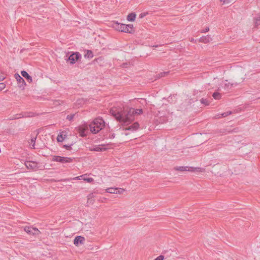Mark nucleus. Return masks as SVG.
<instances>
[{
    "label": "nucleus",
    "instance_id": "1",
    "mask_svg": "<svg viewBox=\"0 0 260 260\" xmlns=\"http://www.w3.org/2000/svg\"><path fill=\"white\" fill-rule=\"evenodd\" d=\"M134 111H135V109L132 108L123 110L112 108L110 110V112L117 120L123 122L124 124H128L134 120Z\"/></svg>",
    "mask_w": 260,
    "mask_h": 260
},
{
    "label": "nucleus",
    "instance_id": "2",
    "mask_svg": "<svg viewBox=\"0 0 260 260\" xmlns=\"http://www.w3.org/2000/svg\"><path fill=\"white\" fill-rule=\"evenodd\" d=\"M105 126L104 120L100 117L95 118L90 124V131L93 134H96L102 129Z\"/></svg>",
    "mask_w": 260,
    "mask_h": 260
},
{
    "label": "nucleus",
    "instance_id": "3",
    "mask_svg": "<svg viewBox=\"0 0 260 260\" xmlns=\"http://www.w3.org/2000/svg\"><path fill=\"white\" fill-rule=\"evenodd\" d=\"M112 26L116 30L123 32L133 34L135 31L134 26L131 24H125L114 21L113 23Z\"/></svg>",
    "mask_w": 260,
    "mask_h": 260
},
{
    "label": "nucleus",
    "instance_id": "4",
    "mask_svg": "<svg viewBox=\"0 0 260 260\" xmlns=\"http://www.w3.org/2000/svg\"><path fill=\"white\" fill-rule=\"evenodd\" d=\"M74 158L63 157L58 155H54L52 157L53 161L59 162L62 164L70 163L73 161Z\"/></svg>",
    "mask_w": 260,
    "mask_h": 260
},
{
    "label": "nucleus",
    "instance_id": "5",
    "mask_svg": "<svg viewBox=\"0 0 260 260\" xmlns=\"http://www.w3.org/2000/svg\"><path fill=\"white\" fill-rule=\"evenodd\" d=\"M24 230L25 232L29 235H39L40 233V231L37 228L32 226H26Z\"/></svg>",
    "mask_w": 260,
    "mask_h": 260
},
{
    "label": "nucleus",
    "instance_id": "6",
    "mask_svg": "<svg viewBox=\"0 0 260 260\" xmlns=\"http://www.w3.org/2000/svg\"><path fill=\"white\" fill-rule=\"evenodd\" d=\"M81 57V55L79 52L73 53L69 56V61L71 64H74Z\"/></svg>",
    "mask_w": 260,
    "mask_h": 260
},
{
    "label": "nucleus",
    "instance_id": "7",
    "mask_svg": "<svg viewBox=\"0 0 260 260\" xmlns=\"http://www.w3.org/2000/svg\"><path fill=\"white\" fill-rule=\"evenodd\" d=\"M25 165L28 169L36 170L38 169V163L33 161H27L25 162Z\"/></svg>",
    "mask_w": 260,
    "mask_h": 260
},
{
    "label": "nucleus",
    "instance_id": "8",
    "mask_svg": "<svg viewBox=\"0 0 260 260\" xmlns=\"http://www.w3.org/2000/svg\"><path fill=\"white\" fill-rule=\"evenodd\" d=\"M240 82H230L228 80H225L224 83V87L226 90L231 89L233 87H236L240 84Z\"/></svg>",
    "mask_w": 260,
    "mask_h": 260
},
{
    "label": "nucleus",
    "instance_id": "9",
    "mask_svg": "<svg viewBox=\"0 0 260 260\" xmlns=\"http://www.w3.org/2000/svg\"><path fill=\"white\" fill-rule=\"evenodd\" d=\"M195 168L193 167H189L187 166H179V167H176L174 168V170L176 171H189V172H194L195 171Z\"/></svg>",
    "mask_w": 260,
    "mask_h": 260
},
{
    "label": "nucleus",
    "instance_id": "10",
    "mask_svg": "<svg viewBox=\"0 0 260 260\" xmlns=\"http://www.w3.org/2000/svg\"><path fill=\"white\" fill-rule=\"evenodd\" d=\"M15 78L19 84V86L23 88H24L25 85V82L24 79L21 77L18 74H15Z\"/></svg>",
    "mask_w": 260,
    "mask_h": 260
},
{
    "label": "nucleus",
    "instance_id": "11",
    "mask_svg": "<svg viewBox=\"0 0 260 260\" xmlns=\"http://www.w3.org/2000/svg\"><path fill=\"white\" fill-rule=\"evenodd\" d=\"M85 238L81 236H78L75 237V238L74 240V244L76 246H78L80 244H82L85 242Z\"/></svg>",
    "mask_w": 260,
    "mask_h": 260
},
{
    "label": "nucleus",
    "instance_id": "12",
    "mask_svg": "<svg viewBox=\"0 0 260 260\" xmlns=\"http://www.w3.org/2000/svg\"><path fill=\"white\" fill-rule=\"evenodd\" d=\"M105 149L106 148L102 145H96L89 148V150L92 151L101 152L105 150Z\"/></svg>",
    "mask_w": 260,
    "mask_h": 260
},
{
    "label": "nucleus",
    "instance_id": "13",
    "mask_svg": "<svg viewBox=\"0 0 260 260\" xmlns=\"http://www.w3.org/2000/svg\"><path fill=\"white\" fill-rule=\"evenodd\" d=\"M212 40V38L209 35H207L206 36H203L201 37L199 39V41L200 42H202L204 43H207L210 42Z\"/></svg>",
    "mask_w": 260,
    "mask_h": 260
},
{
    "label": "nucleus",
    "instance_id": "14",
    "mask_svg": "<svg viewBox=\"0 0 260 260\" xmlns=\"http://www.w3.org/2000/svg\"><path fill=\"white\" fill-rule=\"evenodd\" d=\"M21 75L26 78L29 82H32V78L25 71H22L21 72Z\"/></svg>",
    "mask_w": 260,
    "mask_h": 260
},
{
    "label": "nucleus",
    "instance_id": "15",
    "mask_svg": "<svg viewBox=\"0 0 260 260\" xmlns=\"http://www.w3.org/2000/svg\"><path fill=\"white\" fill-rule=\"evenodd\" d=\"M136 15L135 13H131L127 16V20L128 21H134L135 20Z\"/></svg>",
    "mask_w": 260,
    "mask_h": 260
},
{
    "label": "nucleus",
    "instance_id": "16",
    "mask_svg": "<svg viewBox=\"0 0 260 260\" xmlns=\"http://www.w3.org/2000/svg\"><path fill=\"white\" fill-rule=\"evenodd\" d=\"M66 138V135L63 134V133H60L57 137V141L58 142H61L64 141V139Z\"/></svg>",
    "mask_w": 260,
    "mask_h": 260
},
{
    "label": "nucleus",
    "instance_id": "17",
    "mask_svg": "<svg viewBox=\"0 0 260 260\" xmlns=\"http://www.w3.org/2000/svg\"><path fill=\"white\" fill-rule=\"evenodd\" d=\"M117 188L110 187L106 189V191L108 193L117 194Z\"/></svg>",
    "mask_w": 260,
    "mask_h": 260
},
{
    "label": "nucleus",
    "instance_id": "18",
    "mask_svg": "<svg viewBox=\"0 0 260 260\" xmlns=\"http://www.w3.org/2000/svg\"><path fill=\"white\" fill-rule=\"evenodd\" d=\"M139 124L138 122H135L133 124L129 126L128 129L132 131H136L138 129Z\"/></svg>",
    "mask_w": 260,
    "mask_h": 260
},
{
    "label": "nucleus",
    "instance_id": "19",
    "mask_svg": "<svg viewBox=\"0 0 260 260\" xmlns=\"http://www.w3.org/2000/svg\"><path fill=\"white\" fill-rule=\"evenodd\" d=\"M36 140V137H34V138H32L30 139V141L29 142V146H30L31 148L35 149Z\"/></svg>",
    "mask_w": 260,
    "mask_h": 260
},
{
    "label": "nucleus",
    "instance_id": "20",
    "mask_svg": "<svg viewBox=\"0 0 260 260\" xmlns=\"http://www.w3.org/2000/svg\"><path fill=\"white\" fill-rule=\"evenodd\" d=\"M85 58H91L93 57V52L91 50H87L86 54L84 55Z\"/></svg>",
    "mask_w": 260,
    "mask_h": 260
},
{
    "label": "nucleus",
    "instance_id": "21",
    "mask_svg": "<svg viewBox=\"0 0 260 260\" xmlns=\"http://www.w3.org/2000/svg\"><path fill=\"white\" fill-rule=\"evenodd\" d=\"M255 25L257 26L260 25V15L256 16L254 18Z\"/></svg>",
    "mask_w": 260,
    "mask_h": 260
},
{
    "label": "nucleus",
    "instance_id": "22",
    "mask_svg": "<svg viewBox=\"0 0 260 260\" xmlns=\"http://www.w3.org/2000/svg\"><path fill=\"white\" fill-rule=\"evenodd\" d=\"M213 97L215 100H219L221 98V95L218 92H215L213 94Z\"/></svg>",
    "mask_w": 260,
    "mask_h": 260
},
{
    "label": "nucleus",
    "instance_id": "23",
    "mask_svg": "<svg viewBox=\"0 0 260 260\" xmlns=\"http://www.w3.org/2000/svg\"><path fill=\"white\" fill-rule=\"evenodd\" d=\"M231 114V111L224 112V113L221 114L220 115H218L217 116V118H221V117H226V116L229 115Z\"/></svg>",
    "mask_w": 260,
    "mask_h": 260
},
{
    "label": "nucleus",
    "instance_id": "24",
    "mask_svg": "<svg viewBox=\"0 0 260 260\" xmlns=\"http://www.w3.org/2000/svg\"><path fill=\"white\" fill-rule=\"evenodd\" d=\"M83 180L84 181H86L89 183H90L93 181V179L92 178L87 177V176L85 174V177L83 178Z\"/></svg>",
    "mask_w": 260,
    "mask_h": 260
},
{
    "label": "nucleus",
    "instance_id": "25",
    "mask_svg": "<svg viewBox=\"0 0 260 260\" xmlns=\"http://www.w3.org/2000/svg\"><path fill=\"white\" fill-rule=\"evenodd\" d=\"M134 115H140L143 113L142 109H135V111H134Z\"/></svg>",
    "mask_w": 260,
    "mask_h": 260
},
{
    "label": "nucleus",
    "instance_id": "26",
    "mask_svg": "<svg viewBox=\"0 0 260 260\" xmlns=\"http://www.w3.org/2000/svg\"><path fill=\"white\" fill-rule=\"evenodd\" d=\"M201 102L205 105H208L209 104L208 101L206 99H202L201 100Z\"/></svg>",
    "mask_w": 260,
    "mask_h": 260
},
{
    "label": "nucleus",
    "instance_id": "27",
    "mask_svg": "<svg viewBox=\"0 0 260 260\" xmlns=\"http://www.w3.org/2000/svg\"><path fill=\"white\" fill-rule=\"evenodd\" d=\"M75 114H70L67 116V119L69 121H71L74 117Z\"/></svg>",
    "mask_w": 260,
    "mask_h": 260
},
{
    "label": "nucleus",
    "instance_id": "28",
    "mask_svg": "<svg viewBox=\"0 0 260 260\" xmlns=\"http://www.w3.org/2000/svg\"><path fill=\"white\" fill-rule=\"evenodd\" d=\"M85 177V175H82L76 177H75L74 178V180L78 179V180H83V178Z\"/></svg>",
    "mask_w": 260,
    "mask_h": 260
},
{
    "label": "nucleus",
    "instance_id": "29",
    "mask_svg": "<svg viewBox=\"0 0 260 260\" xmlns=\"http://www.w3.org/2000/svg\"><path fill=\"white\" fill-rule=\"evenodd\" d=\"M233 0H221L223 4H227L232 2Z\"/></svg>",
    "mask_w": 260,
    "mask_h": 260
},
{
    "label": "nucleus",
    "instance_id": "30",
    "mask_svg": "<svg viewBox=\"0 0 260 260\" xmlns=\"http://www.w3.org/2000/svg\"><path fill=\"white\" fill-rule=\"evenodd\" d=\"M117 194H121L124 191V189L121 188H117Z\"/></svg>",
    "mask_w": 260,
    "mask_h": 260
},
{
    "label": "nucleus",
    "instance_id": "31",
    "mask_svg": "<svg viewBox=\"0 0 260 260\" xmlns=\"http://www.w3.org/2000/svg\"><path fill=\"white\" fill-rule=\"evenodd\" d=\"M164 256L163 255H159L157 256L156 258H155L154 260H164Z\"/></svg>",
    "mask_w": 260,
    "mask_h": 260
},
{
    "label": "nucleus",
    "instance_id": "32",
    "mask_svg": "<svg viewBox=\"0 0 260 260\" xmlns=\"http://www.w3.org/2000/svg\"><path fill=\"white\" fill-rule=\"evenodd\" d=\"M169 72H162V73H160L159 74V77H164L166 75H167Z\"/></svg>",
    "mask_w": 260,
    "mask_h": 260
},
{
    "label": "nucleus",
    "instance_id": "33",
    "mask_svg": "<svg viewBox=\"0 0 260 260\" xmlns=\"http://www.w3.org/2000/svg\"><path fill=\"white\" fill-rule=\"evenodd\" d=\"M5 87V84L3 83H0V90L4 89Z\"/></svg>",
    "mask_w": 260,
    "mask_h": 260
},
{
    "label": "nucleus",
    "instance_id": "34",
    "mask_svg": "<svg viewBox=\"0 0 260 260\" xmlns=\"http://www.w3.org/2000/svg\"><path fill=\"white\" fill-rule=\"evenodd\" d=\"M63 147L65 148L67 150H71V145H64Z\"/></svg>",
    "mask_w": 260,
    "mask_h": 260
},
{
    "label": "nucleus",
    "instance_id": "35",
    "mask_svg": "<svg viewBox=\"0 0 260 260\" xmlns=\"http://www.w3.org/2000/svg\"><path fill=\"white\" fill-rule=\"evenodd\" d=\"M209 30V27H207L206 28H205V29L202 30L201 32H202V33L206 32H208Z\"/></svg>",
    "mask_w": 260,
    "mask_h": 260
},
{
    "label": "nucleus",
    "instance_id": "36",
    "mask_svg": "<svg viewBox=\"0 0 260 260\" xmlns=\"http://www.w3.org/2000/svg\"><path fill=\"white\" fill-rule=\"evenodd\" d=\"M24 116H23H23H18V117H15V119H18V118H21V117H24ZM25 117H30V116H32V115H25Z\"/></svg>",
    "mask_w": 260,
    "mask_h": 260
},
{
    "label": "nucleus",
    "instance_id": "37",
    "mask_svg": "<svg viewBox=\"0 0 260 260\" xmlns=\"http://www.w3.org/2000/svg\"><path fill=\"white\" fill-rule=\"evenodd\" d=\"M144 16H145V15H144V14L141 13V14H140V15H139V17H140V18H143V17H144Z\"/></svg>",
    "mask_w": 260,
    "mask_h": 260
},
{
    "label": "nucleus",
    "instance_id": "38",
    "mask_svg": "<svg viewBox=\"0 0 260 260\" xmlns=\"http://www.w3.org/2000/svg\"><path fill=\"white\" fill-rule=\"evenodd\" d=\"M4 77L3 76H0V81H3L4 79Z\"/></svg>",
    "mask_w": 260,
    "mask_h": 260
},
{
    "label": "nucleus",
    "instance_id": "39",
    "mask_svg": "<svg viewBox=\"0 0 260 260\" xmlns=\"http://www.w3.org/2000/svg\"><path fill=\"white\" fill-rule=\"evenodd\" d=\"M114 134H113V135H112V137H111V138H114Z\"/></svg>",
    "mask_w": 260,
    "mask_h": 260
},
{
    "label": "nucleus",
    "instance_id": "40",
    "mask_svg": "<svg viewBox=\"0 0 260 260\" xmlns=\"http://www.w3.org/2000/svg\"><path fill=\"white\" fill-rule=\"evenodd\" d=\"M244 80V78L242 79V81H241V82H243Z\"/></svg>",
    "mask_w": 260,
    "mask_h": 260
}]
</instances>
